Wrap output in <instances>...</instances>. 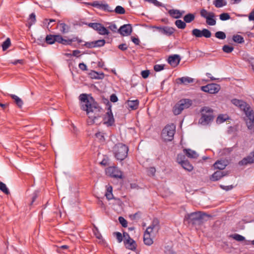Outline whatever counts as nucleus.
Instances as JSON below:
<instances>
[{
    "mask_svg": "<svg viewBox=\"0 0 254 254\" xmlns=\"http://www.w3.org/2000/svg\"><path fill=\"white\" fill-rule=\"evenodd\" d=\"M164 68V64H156L154 66V69L155 71H160Z\"/></svg>",
    "mask_w": 254,
    "mask_h": 254,
    "instance_id": "58",
    "label": "nucleus"
},
{
    "mask_svg": "<svg viewBox=\"0 0 254 254\" xmlns=\"http://www.w3.org/2000/svg\"><path fill=\"white\" fill-rule=\"evenodd\" d=\"M176 131V127L173 124L167 125L162 129L161 137L165 141H171L174 138V135Z\"/></svg>",
    "mask_w": 254,
    "mask_h": 254,
    "instance_id": "5",
    "label": "nucleus"
},
{
    "mask_svg": "<svg viewBox=\"0 0 254 254\" xmlns=\"http://www.w3.org/2000/svg\"><path fill=\"white\" fill-rule=\"evenodd\" d=\"M201 117L198 123L202 125H208L214 118L213 110L209 107H203L200 110Z\"/></svg>",
    "mask_w": 254,
    "mask_h": 254,
    "instance_id": "3",
    "label": "nucleus"
},
{
    "mask_svg": "<svg viewBox=\"0 0 254 254\" xmlns=\"http://www.w3.org/2000/svg\"><path fill=\"white\" fill-rule=\"evenodd\" d=\"M159 229V221L157 218H154L152 221V224L147 228L146 232L152 231L153 229L158 230Z\"/></svg>",
    "mask_w": 254,
    "mask_h": 254,
    "instance_id": "20",
    "label": "nucleus"
},
{
    "mask_svg": "<svg viewBox=\"0 0 254 254\" xmlns=\"http://www.w3.org/2000/svg\"><path fill=\"white\" fill-rule=\"evenodd\" d=\"M9 96L11 97L12 99L14 100V102L17 105V106L19 108H21L23 104V102L21 99H20L17 96L14 94H10Z\"/></svg>",
    "mask_w": 254,
    "mask_h": 254,
    "instance_id": "27",
    "label": "nucleus"
},
{
    "mask_svg": "<svg viewBox=\"0 0 254 254\" xmlns=\"http://www.w3.org/2000/svg\"><path fill=\"white\" fill-rule=\"evenodd\" d=\"M231 102L235 106L239 107L241 110L243 111H245L248 107V104H247L246 102L241 100L233 99L231 100Z\"/></svg>",
    "mask_w": 254,
    "mask_h": 254,
    "instance_id": "15",
    "label": "nucleus"
},
{
    "mask_svg": "<svg viewBox=\"0 0 254 254\" xmlns=\"http://www.w3.org/2000/svg\"><path fill=\"white\" fill-rule=\"evenodd\" d=\"M232 237L234 240H235L237 241H239V242L243 241L245 240V238L244 236L240 235L239 234H235L234 235H232Z\"/></svg>",
    "mask_w": 254,
    "mask_h": 254,
    "instance_id": "48",
    "label": "nucleus"
},
{
    "mask_svg": "<svg viewBox=\"0 0 254 254\" xmlns=\"http://www.w3.org/2000/svg\"><path fill=\"white\" fill-rule=\"evenodd\" d=\"M112 187L109 186L107 188V191L105 193V196L108 200H110L112 199H117L119 201H121L119 199H116L113 196V194L112 193Z\"/></svg>",
    "mask_w": 254,
    "mask_h": 254,
    "instance_id": "26",
    "label": "nucleus"
},
{
    "mask_svg": "<svg viewBox=\"0 0 254 254\" xmlns=\"http://www.w3.org/2000/svg\"><path fill=\"white\" fill-rule=\"evenodd\" d=\"M89 74L90 77L92 79H102L104 77V74L103 72H98L94 70H92Z\"/></svg>",
    "mask_w": 254,
    "mask_h": 254,
    "instance_id": "22",
    "label": "nucleus"
},
{
    "mask_svg": "<svg viewBox=\"0 0 254 254\" xmlns=\"http://www.w3.org/2000/svg\"><path fill=\"white\" fill-rule=\"evenodd\" d=\"M11 45L10 40L9 38H7L5 41H4L2 44V48L3 51L6 50Z\"/></svg>",
    "mask_w": 254,
    "mask_h": 254,
    "instance_id": "38",
    "label": "nucleus"
},
{
    "mask_svg": "<svg viewBox=\"0 0 254 254\" xmlns=\"http://www.w3.org/2000/svg\"><path fill=\"white\" fill-rule=\"evenodd\" d=\"M55 42H57L59 43L62 44L64 41L63 37L60 35H55Z\"/></svg>",
    "mask_w": 254,
    "mask_h": 254,
    "instance_id": "56",
    "label": "nucleus"
},
{
    "mask_svg": "<svg viewBox=\"0 0 254 254\" xmlns=\"http://www.w3.org/2000/svg\"><path fill=\"white\" fill-rule=\"evenodd\" d=\"M226 166L227 164L224 160H217L213 164L214 167L215 169H219L220 171L224 169Z\"/></svg>",
    "mask_w": 254,
    "mask_h": 254,
    "instance_id": "23",
    "label": "nucleus"
},
{
    "mask_svg": "<svg viewBox=\"0 0 254 254\" xmlns=\"http://www.w3.org/2000/svg\"><path fill=\"white\" fill-rule=\"evenodd\" d=\"M81 101V109L86 111L88 117L92 119L93 123L101 117L103 109L91 95L81 94L79 96Z\"/></svg>",
    "mask_w": 254,
    "mask_h": 254,
    "instance_id": "1",
    "label": "nucleus"
},
{
    "mask_svg": "<svg viewBox=\"0 0 254 254\" xmlns=\"http://www.w3.org/2000/svg\"><path fill=\"white\" fill-rule=\"evenodd\" d=\"M58 26H59L60 31L63 34L68 33L69 31L70 26L64 23H61L60 21H59Z\"/></svg>",
    "mask_w": 254,
    "mask_h": 254,
    "instance_id": "24",
    "label": "nucleus"
},
{
    "mask_svg": "<svg viewBox=\"0 0 254 254\" xmlns=\"http://www.w3.org/2000/svg\"><path fill=\"white\" fill-rule=\"evenodd\" d=\"M194 81V79L192 78L185 76L177 79V82L178 84H183L184 85H188L190 83H193Z\"/></svg>",
    "mask_w": 254,
    "mask_h": 254,
    "instance_id": "17",
    "label": "nucleus"
},
{
    "mask_svg": "<svg viewBox=\"0 0 254 254\" xmlns=\"http://www.w3.org/2000/svg\"><path fill=\"white\" fill-rule=\"evenodd\" d=\"M228 172L217 171L211 176L210 179L212 181H217L220 180L223 177L228 175Z\"/></svg>",
    "mask_w": 254,
    "mask_h": 254,
    "instance_id": "13",
    "label": "nucleus"
},
{
    "mask_svg": "<svg viewBox=\"0 0 254 254\" xmlns=\"http://www.w3.org/2000/svg\"><path fill=\"white\" fill-rule=\"evenodd\" d=\"M153 28L157 29L160 33L162 34L170 36L172 35L175 32V30L173 27L164 26H154Z\"/></svg>",
    "mask_w": 254,
    "mask_h": 254,
    "instance_id": "10",
    "label": "nucleus"
},
{
    "mask_svg": "<svg viewBox=\"0 0 254 254\" xmlns=\"http://www.w3.org/2000/svg\"><path fill=\"white\" fill-rule=\"evenodd\" d=\"M246 122L249 129L253 130L254 129V120H246Z\"/></svg>",
    "mask_w": 254,
    "mask_h": 254,
    "instance_id": "47",
    "label": "nucleus"
},
{
    "mask_svg": "<svg viewBox=\"0 0 254 254\" xmlns=\"http://www.w3.org/2000/svg\"><path fill=\"white\" fill-rule=\"evenodd\" d=\"M195 18V15L192 13H188L184 17V20L186 23H190Z\"/></svg>",
    "mask_w": 254,
    "mask_h": 254,
    "instance_id": "31",
    "label": "nucleus"
},
{
    "mask_svg": "<svg viewBox=\"0 0 254 254\" xmlns=\"http://www.w3.org/2000/svg\"><path fill=\"white\" fill-rule=\"evenodd\" d=\"M143 242L144 244L147 246L151 245L153 242L150 236L148 238H143Z\"/></svg>",
    "mask_w": 254,
    "mask_h": 254,
    "instance_id": "55",
    "label": "nucleus"
},
{
    "mask_svg": "<svg viewBox=\"0 0 254 254\" xmlns=\"http://www.w3.org/2000/svg\"><path fill=\"white\" fill-rule=\"evenodd\" d=\"M247 115L248 119L247 120H254V112L253 110H250V108L248 106L245 111H244Z\"/></svg>",
    "mask_w": 254,
    "mask_h": 254,
    "instance_id": "29",
    "label": "nucleus"
},
{
    "mask_svg": "<svg viewBox=\"0 0 254 254\" xmlns=\"http://www.w3.org/2000/svg\"><path fill=\"white\" fill-rule=\"evenodd\" d=\"M210 217H211L210 215L204 212L197 211L187 214L185 218L188 221V223L199 226L204 222L207 221Z\"/></svg>",
    "mask_w": 254,
    "mask_h": 254,
    "instance_id": "2",
    "label": "nucleus"
},
{
    "mask_svg": "<svg viewBox=\"0 0 254 254\" xmlns=\"http://www.w3.org/2000/svg\"><path fill=\"white\" fill-rule=\"evenodd\" d=\"M155 172L156 169L154 167H150L147 170V173L149 176H154Z\"/></svg>",
    "mask_w": 254,
    "mask_h": 254,
    "instance_id": "61",
    "label": "nucleus"
},
{
    "mask_svg": "<svg viewBox=\"0 0 254 254\" xmlns=\"http://www.w3.org/2000/svg\"><path fill=\"white\" fill-rule=\"evenodd\" d=\"M182 167L189 172L191 171L193 169V166L190 163V162L187 160L185 162H183L181 164Z\"/></svg>",
    "mask_w": 254,
    "mask_h": 254,
    "instance_id": "28",
    "label": "nucleus"
},
{
    "mask_svg": "<svg viewBox=\"0 0 254 254\" xmlns=\"http://www.w3.org/2000/svg\"><path fill=\"white\" fill-rule=\"evenodd\" d=\"M126 235L127 236V239H126L124 241L126 248L131 251L135 250L137 246L135 241L130 237L128 233L124 232V237H125Z\"/></svg>",
    "mask_w": 254,
    "mask_h": 254,
    "instance_id": "8",
    "label": "nucleus"
},
{
    "mask_svg": "<svg viewBox=\"0 0 254 254\" xmlns=\"http://www.w3.org/2000/svg\"><path fill=\"white\" fill-rule=\"evenodd\" d=\"M93 43L94 45H95V48H97L104 46L106 42L105 40L102 39L94 41Z\"/></svg>",
    "mask_w": 254,
    "mask_h": 254,
    "instance_id": "40",
    "label": "nucleus"
},
{
    "mask_svg": "<svg viewBox=\"0 0 254 254\" xmlns=\"http://www.w3.org/2000/svg\"><path fill=\"white\" fill-rule=\"evenodd\" d=\"M132 29L131 24H124L118 30V32L123 36L130 35Z\"/></svg>",
    "mask_w": 254,
    "mask_h": 254,
    "instance_id": "11",
    "label": "nucleus"
},
{
    "mask_svg": "<svg viewBox=\"0 0 254 254\" xmlns=\"http://www.w3.org/2000/svg\"><path fill=\"white\" fill-rule=\"evenodd\" d=\"M215 14L213 12H209V14L207 17L205 18L206 20V23L210 26H213L216 24V20L214 19Z\"/></svg>",
    "mask_w": 254,
    "mask_h": 254,
    "instance_id": "21",
    "label": "nucleus"
},
{
    "mask_svg": "<svg viewBox=\"0 0 254 254\" xmlns=\"http://www.w3.org/2000/svg\"><path fill=\"white\" fill-rule=\"evenodd\" d=\"M187 160L186 159V156L184 154H178L177 157V161L179 164H181L182 163H183V162H185Z\"/></svg>",
    "mask_w": 254,
    "mask_h": 254,
    "instance_id": "42",
    "label": "nucleus"
},
{
    "mask_svg": "<svg viewBox=\"0 0 254 254\" xmlns=\"http://www.w3.org/2000/svg\"><path fill=\"white\" fill-rule=\"evenodd\" d=\"M36 21V15L34 13H32L29 17L28 25L29 27H31Z\"/></svg>",
    "mask_w": 254,
    "mask_h": 254,
    "instance_id": "39",
    "label": "nucleus"
},
{
    "mask_svg": "<svg viewBox=\"0 0 254 254\" xmlns=\"http://www.w3.org/2000/svg\"><path fill=\"white\" fill-rule=\"evenodd\" d=\"M95 136L98 138L101 141H104L105 138L104 137V133L101 132H98L95 133Z\"/></svg>",
    "mask_w": 254,
    "mask_h": 254,
    "instance_id": "54",
    "label": "nucleus"
},
{
    "mask_svg": "<svg viewBox=\"0 0 254 254\" xmlns=\"http://www.w3.org/2000/svg\"><path fill=\"white\" fill-rule=\"evenodd\" d=\"M113 235L116 236L119 243H121L123 241V236L120 232H116L113 233Z\"/></svg>",
    "mask_w": 254,
    "mask_h": 254,
    "instance_id": "52",
    "label": "nucleus"
},
{
    "mask_svg": "<svg viewBox=\"0 0 254 254\" xmlns=\"http://www.w3.org/2000/svg\"><path fill=\"white\" fill-rule=\"evenodd\" d=\"M113 12L119 14H124L126 13V10L122 6L118 5L116 7L115 9L113 10Z\"/></svg>",
    "mask_w": 254,
    "mask_h": 254,
    "instance_id": "37",
    "label": "nucleus"
},
{
    "mask_svg": "<svg viewBox=\"0 0 254 254\" xmlns=\"http://www.w3.org/2000/svg\"><path fill=\"white\" fill-rule=\"evenodd\" d=\"M181 61V58L178 55H174L169 57L168 63L173 67L177 66Z\"/></svg>",
    "mask_w": 254,
    "mask_h": 254,
    "instance_id": "14",
    "label": "nucleus"
},
{
    "mask_svg": "<svg viewBox=\"0 0 254 254\" xmlns=\"http://www.w3.org/2000/svg\"><path fill=\"white\" fill-rule=\"evenodd\" d=\"M233 40L237 43L242 44L244 43L245 41L244 38L240 35H235L233 36Z\"/></svg>",
    "mask_w": 254,
    "mask_h": 254,
    "instance_id": "33",
    "label": "nucleus"
},
{
    "mask_svg": "<svg viewBox=\"0 0 254 254\" xmlns=\"http://www.w3.org/2000/svg\"><path fill=\"white\" fill-rule=\"evenodd\" d=\"M146 1H147L149 3H153L156 6H164L162 3L159 2L157 0H144Z\"/></svg>",
    "mask_w": 254,
    "mask_h": 254,
    "instance_id": "53",
    "label": "nucleus"
},
{
    "mask_svg": "<svg viewBox=\"0 0 254 254\" xmlns=\"http://www.w3.org/2000/svg\"><path fill=\"white\" fill-rule=\"evenodd\" d=\"M192 102L190 99H183L178 102L173 107V112L174 115H178L185 109H188L192 105Z\"/></svg>",
    "mask_w": 254,
    "mask_h": 254,
    "instance_id": "6",
    "label": "nucleus"
},
{
    "mask_svg": "<svg viewBox=\"0 0 254 254\" xmlns=\"http://www.w3.org/2000/svg\"><path fill=\"white\" fill-rule=\"evenodd\" d=\"M253 163H254V149L249 155L239 161V165L240 166H243Z\"/></svg>",
    "mask_w": 254,
    "mask_h": 254,
    "instance_id": "12",
    "label": "nucleus"
},
{
    "mask_svg": "<svg viewBox=\"0 0 254 254\" xmlns=\"http://www.w3.org/2000/svg\"><path fill=\"white\" fill-rule=\"evenodd\" d=\"M98 33L100 35H108L109 34V31L105 27H104L101 24L99 27Z\"/></svg>",
    "mask_w": 254,
    "mask_h": 254,
    "instance_id": "34",
    "label": "nucleus"
},
{
    "mask_svg": "<svg viewBox=\"0 0 254 254\" xmlns=\"http://www.w3.org/2000/svg\"><path fill=\"white\" fill-rule=\"evenodd\" d=\"M83 46L88 49L95 48V45H94L93 41L86 42Z\"/></svg>",
    "mask_w": 254,
    "mask_h": 254,
    "instance_id": "57",
    "label": "nucleus"
},
{
    "mask_svg": "<svg viewBox=\"0 0 254 254\" xmlns=\"http://www.w3.org/2000/svg\"><path fill=\"white\" fill-rule=\"evenodd\" d=\"M201 90L203 92L210 94H215L220 90V86L216 83L208 84L201 87Z\"/></svg>",
    "mask_w": 254,
    "mask_h": 254,
    "instance_id": "7",
    "label": "nucleus"
},
{
    "mask_svg": "<svg viewBox=\"0 0 254 254\" xmlns=\"http://www.w3.org/2000/svg\"><path fill=\"white\" fill-rule=\"evenodd\" d=\"M169 14L173 18L178 19L182 17V13L178 9H170L168 11Z\"/></svg>",
    "mask_w": 254,
    "mask_h": 254,
    "instance_id": "25",
    "label": "nucleus"
},
{
    "mask_svg": "<svg viewBox=\"0 0 254 254\" xmlns=\"http://www.w3.org/2000/svg\"><path fill=\"white\" fill-rule=\"evenodd\" d=\"M224 52L229 54L231 53L234 50V47L228 45H225L222 48Z\"/></svg>",
    "mask_w": 254,
    "mask_h": 254,
    "instance_id": "44",
    "label": "nucleus"
},
{
    "mask_svg": "<svg viewBox=\"0 0 254 254\" xmlns=\"http://www.w3.org/2000/svg\"><path fill=\"white\" fill-rule=\"evenodd\" d=\"M139 100L138 99L130 100H128L127 101L126 104L128 108L131 110L137 109L139 105Z\"/></svg>",
    "mask_w": 254,
    "mask_h": 254,
    "instance_id": "18",
    "label": "nucleus"
},
{
    "mask_svg": "<svg viewBox=\"0 0 254 254\" xmlns=\"http://www.w3.org/2000/svg\"><path fill=\"white\" fill-rule=\"evenodd\" d=\"M45 42V39H44L42 36L38 38L35 41V42L39 45H43Z\"/></svg>",
    "mask_w": 254,
    "mask_h": 254,
    "instance_id": "59",
    "label": "nucleus"
},
{
    "mask_svg": "<svg viewBox=\"0 0 254 254\" xmlns=\"http://www.w3.org/2000/svg\"><path fill=\"white\" fill-rule=\"evenodd\" d=\"M110 170L111 171L110 176L112 177L117 179H122L123 178V172L118 168H111Z\"/></svg>",
    "mask_w": 254,
    "mask_h": 254,
    "instance_id": "16",
    "label": "nucleus"
},
{
    "mask_svg": "<svg viewBox=\"0 0 254 254\" xmlns=\"http://www.w3.org/2000/svg\"><path fill=\"white\" fill-rule=\"evenodd\" d=\"M128 151V147L121 143L116 144L113 148L115 158L120 161L124 160L127 157Z\"/></svg>",
    "mask_w": 254,
    "mask_h": 254,
    "instance_id": "4",
    "label": "nucleus"
},
{
    "mask_svg": "<svg viewBox=\"0 0 254 254\" xmlns=\"http://www.w3.org/2000/svg\"><path fill=\"white\" fill-rule=\"evenodd\" d=\"M215 36L217 38L221 40L225 39L226 37L225 33L222 31L216 32L215 34Z\"/></svg>",
    "mask_w": 254,
    "mask_h": 254,
    "instance_id": "46",
    "label": "nucleus"
},
{
    "mask_svg": "<svg viewBox=\"0 0 254 254\" xmlns=\"http://www.w3.org/2000/svg\"><path fill=\"white\" fill-rule=\"evenodd\" d=\"M202 36L206 38H210L211 36V32L205 28H204L202 29Z\"/></svg>",
    "mask_w": 254,
    "mask_h": 254,
    "instance_id": "50",
    "label": "nucleus"
},
{
    "mask_svg": "<svg viewBox=\"0 0 254 254\" xmlns=\"http://www.w3.org/2000/svg\"><path fill=\"white\" fill-rule=\"evenodd\" d=\"M0 190L6 194H9L10 192L5 184L0 181Z\"/></svg>",
    "mask_w": 254,
    "mask_h": 254,
    "instance_id": "41",
    "label": "nucleus"
},
{
    "mask_svg": "<svg viewBox=\"0 0 254 254\" xmlns=\"http://www.w3.org/2000/svg\"><path fill=\"white\" fill-rule=\"evenodd\" d=\"M230 16L228 13H223L220 15V19L222 21H225L229 19Z\"/></svg>",
    "mask_w": 254,
    "mask_h": 254,
    "instance_id": "51",
    "label": "nucleus"
},
{
    "mask_svg": "<svg viewBox=\"0 0 254 254\" xmlns=\"http://www.w3.org/2000/svg\"><path fill=\"white\" fill-rule=\"evenodd\" d=\"M100 9H102L104 11H107L108 12H113V10L109 6L107 3L103 4L101 3L100 7Z\"/></svg>",
    "mask_w": 254,
    "mask_h": 254,
    "instance_id": "45",
    "label": "nucleus"
},
{
    "mask_svg": "<svg viewBox=\"0 0 254 254\" xmlns=\"http://www.w3.org/2000/svg\"><path fill=\"white\" fill-rule=\"evenodd\" d=\"M213 4L215 7L220 8L223 6H225L227 4V2L226 1H224V0H215L213 1Z\"/></svg>",
    "mask_w": 254,
    "mask_h": 254,
    "instance_id": "32",
    "label": "nucleus"
},
{
    "mask_svg": "<svg viewBox=\"0 0 254 254\" xmlns=\"http://www.w3.org/2000/svg\"><path fill=\"white\" fill-rule=\"evenodd\" d=\"M86 24L88 25L89 27L92 28L98 32L101 24L100 23H89Z\"/></svg>",
    "mask_w": 254,
    "mask_h": 254,
    "instance_id": "43",
    "label": "nucleus"
},
{
    "mask_svg": "<svg viewBox=\"0 0 254 254\" xmlns=\"http://www.w3.org/2000/svg\"><path fill=\"white\" fill-rule=\"evenodd\" d=\"M119 221L123 227L126 228L127 226V222L123 217L120 216Z\"/></svg>",
    "mask_w": 254,
    "mask_h": 254,
    "instance_id": "49",
    "label": "nucleus"
},
{
    "mask_svg": "<svg viewBox=\"0 0 254 254\" xmlns=\"http://www.w3.org/2000/svg\"><path fill=\"white\" fill-rule=\"evenodd\" d=\"M210 12H207V11L205 9H202L200 11V14L201 17L203 18H206L208 16Z\"/></svg>",
    "mask_w": 254,
    "mask_h": 254,
    "instance_id": "60",
    "label": "nucleus"
},
{
    "mask_svg": "<svg viewBox=\"0 0 254 254\" xmlns=\"http://www.w3.org/2000/svg\"><path fill=\"white\" fill-rule=\"evenodd\" d=\"M88 5H91L93 7H97L99 9H100V5L101 3H100L99 1H94L92 3H87Z\"/></svg>",
    "mask_w": 254,
    "mask_h": 254,
    "instance_id": "62",
    "label": "nucleus"
},
{
    "mask_svg": "<svg viewBox=\"0 0 254 254\" xmlns=\"http://www.w3.org/2000/svg\"><path fill=\"white\" fill-rule=\"evenodd\" d=\"M202 30H200L198 29H193L192 30V35L195 36L196 38H200L202 37Z\"/></svg>",
    "mask_w": 254,
    "mask_h": 254,
    "instance_id": "36",
    "label": "nucleus"
},
{
    "mask_svg": "<svg viewBox=\"0 0 254 254\" xmlns=\"http://www.w3.org/2000/svg\"><path fill=\"white\" fill-rule=\"evenodd\" d=\"M108 28L113 32H118V29L116 25L114 23H111Z\"/></svg>",
    "mask_w": 254,
    "mask_h": 254,
    "instance_id": "64",
    "label": "nucleus"
},
{
    "mask_svg": "<svg viewBox=\"0 0 254 254\" xmlns=\"http://www.w3.org/2000/svg\"><path fill=\"white\" fill-rule=\"evenodd\" d=\"M183 151L189 158L195 159L198 157V154L195 151L190 149H184Z\"/></svg>",
    "mask_w": 254,
    "mask_h": 254,
    "instance_id": "19",
    "label": "nucleus"
},
{
    "mask_svg": "<svg viewBox=\"0 0 254 254\" xmlns=\"http://www.w3.org/2000/svg\"><path fill=\"white\" fill-rule=\"evenodd\" d=\"M104 124L106 125L108 127L112 126L114 124L115 120L112 112L111 106L108 108V111L104 118Z\"/></svg>",
    "mask_w": 254,
    "mask_h": 254,
    "instance_id": "9",
    "label": "nucleus"
},
{
    "mask_svg": "<svg viewBox=\"0 0 254 254\" xmlns=\"http://www.w3.org/2000/svg\"><path fill=\"white\" fill-rule=\"evenodd\" d=\"M149 73V70H145L141 71V75L143 78H146L148 77Z\"/></svg>",
    "mask_w": 254,
    "mask_h": 254,
    "instance_id": "63",
    "label": "nucleus"
},
{
    "mask_svg": "<svg viewBox=\"0 0 254 254\" xmlns=\"http://www.w3.org/2000/svg\"><path fill=\"white\" fill-rule=\"evenodd\" d=\"M45 42L50 45L54 44L55 43V35H47L45 38Z\"/></svg>",
    "mask_w": 254,
    "mask_h": 254,
    "instance_id": "30",
    "label": "nucleus"
},
{
    "mask_svg": "<svg viewBox=\"0 0 254 254\" xmlns=\"http://www.w3.org/2000/svg\"><path fill=\"white\" fill-rule=\"evenodd\" d=\"M186 22L185 21H183L182 20H177L175 23L176 26L181 29H184L186 27Z\"/></svg>",
    "mask_w": 254,
    "mask_h": 254,
    "instance_id": "35",
    "label": "nucleus"
}]
</instances>
